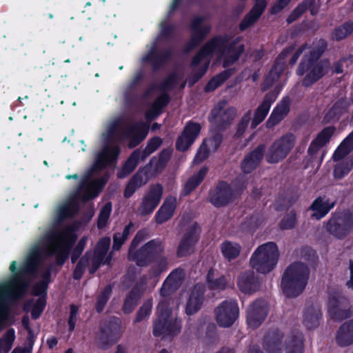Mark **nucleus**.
<instances>
[{"instance_id": "f257e3e1", "label": "nucleus", "mask_w": 353, "mask_h": 353, "mask_svg": "<svg viewBox=\"0 0 353 353\" xmlns=\"http://www.w3.org/2000/svg\"><path fill=\"white\" fill-rule=\"evenodd\" d=\"M47 239L50 244L43 249L32 250L19 268L16 261L11 262L9 270L12 275L0 283V309H12L26 295L32 279L37 274L42 254L48 257L55 256L56 264L63 266L77 236L71 227H66L61 232L48 234Z\"/></svg>"}, {"instance_id": "f03ea898", "label": "nucleus", "mask_w": 353, "mask_h": 353, "mask_svg": "<svg viewBox=\"0 0 353 353\" xmlns=\"http://www.w3.org/2000/svg\"><path fill=\"white\" fill-rule=\"evenodd\" d=\"M327 46L326 41L321 39L316 47L303 56L296 70L299 77H303L301 85L310 88L325 77L328 71L330 63L327 59H321Z\"/></svg>"}, {"instance_id": "7ed1b4c3", "label": "nucleus", "mask_w": 353, "mask_h": 353, "mask_svg": "<svg viewBox=\"0 0 353 353\" xmlns=\"http://www.w3.org/2000/svg\"><path fill=\"white\" fill-rule=\"evenodd\" d=\"M146 237V231L145 230H140L137 232L130 245L128 259L134 261L139 267H148L160 254H163L164 253V243L159 238L148 241L139 249L136 250L139 243L143 241Z\"/></svg>"}, {"instance_id": "20e7f679", "label": "nucleus", "mask_w": 353, "mask_h": 353, "mask_svg": "<svg viewBox=\"0 0 353 353\" xmlns=\"http://www.w3.org/2000/svg\"><path fill=\"white\" fill-rule=\"evenodd\" d=\"M241 37H238L230 42L228 34H218L204 45V48L210 54H219L223 59L222 67L227 68L236 63L245 51L244 44H239Z\"/></svg>"}, {"instance_id": "39448f33", "label": "nucleus", "mask_w": 353, "mask_h": 353, "mask_svg": "<svg viewBox=\"0 0 353 353\" xmlns=\"http://www.w3.org/2000/svg\"><path fill=\"white\" fill-rule=\"evenodd\" d=\"M264 348L268 353H303V336L299 330H292L284 335L279 330L269 331L264 336Z\"/></svg>"}, {"instance_id": "423d86ee", "label": "nucleus", "mask_w": 353, "mask_h": 353, "mask_svg": "<svg viewBox=\"0 0 353 353\" xmlns=\"http://www.w3.org/2000/svg\"><path fill=\"white\" fill-rule=\"evenodd\" d=\"M308 266L301 261L290 264L285 270L281 282L284 295L288 298L299 296L305 289L310 278Z\"/></svg>"}, {"instance_id": "0eeeda50", "label": "nucleus", "mask_w": 353, "mask_h": 353, "mask_svg": "<svg viewBox=\"0 0 353 353\" xmlns=\"http://www.w3.org/2000/svg\"><path fill=\"white\" fill-rule=\"evenodd\" d=\"M279 256V252L276 243L267 242L254 250L250 257V264L257 272L266 274L276 268Z\"/></svg>"}, {"instance_id": "6e6552de", "label": "nucleus", "mask_w": 353, "mask_h": 353, "mask_svg": "<svg viewBox=\"0 0 353 353\" xmlns=\"http://www.w3.org/2000/svg\"><path fill=\"white\" fill-rule=\"evenodd\" d=\"M324 224L330 235L336 239L343 240L353 230V214L348 210H336Z\"/></svg>"}, {"instance_id": "1a4fd4ad", "label": "nucleus", "mask_w": 353, "mask_h": 353, "mask_svg": "<svg viewBox=\"0 0 353 353\" xmlns=\"http://www.w3.org/2000/svg\"><path fill=\"white\" fill-rule=\"evenodd\" d=\"M296 140L295 135L292 132H287L275 140L265 154L266 161L274 164L284 160L294 148Z\"/></svg>"}, {"instance_id": "9d476101", "label": "nucleus", "mask_w": 353, "mask_h": 353, "mask_svg": "<svg viewBox=\"0 0 353 353\" xmlns=\"http://www.w3.org/2000/svg\"><path fill=\"white\" fill-rule=\"evenodd\" d=\"M157 316V319L153 325V334L155 336L164 338L180 332L181 321L172 314V310H158Z\"/></svg>"}, {"instance_id": "9b49d317", "label": "nucleus", "mask_w": 353, "mask_h": 353, "mask_svg": "<svg viewBox=\"0 0 353 353\" xmlns=\"http://www.w3.org/2000/svg\"><path fill=\"white\" fill-rule=\"evenodd\" d=\"M226 101H220L211 110L208 120L216 125L220 131L225 130L232 123L236 114V110L234 107H229L224 110Z\"/></svg>"}, {"instance_id": "f8f14e48", "label": "nucleus", "mask_w": 353, "mask_h": 353, "mask_svg": "<svg viewBox=\"0 0 353 353\" xmlns=\"http://www.w3.org/2000/svg\"><path fill=\"white\" fill-rule=\"evenodd\" d=\"M204 21L203 17L199 16L194 18L190 25L191 36L184 48L183 52L188 54L199 46L207 37L211 31L210 25L203 26Z\"/></svg>"}, {"instance_id": "ddd939ff", "label": "nucleus", "mask_w": 353, "mask_h": 353, "mask_svg": "<svg viewBox=\"0 0 353 353\" xmlns=\"http://www.w3.org/2000/svg\"><path fill=\"white\" fill-rule=\"evenodd\" d=\"M208 199L215 208L225 207L234 200V191L229 183L221 180L210 190Z\"/></svg>"}, {"instance_id": "4468645a", "label": "nucleus", "mask_w": 353, "mask_h": 353, "mask_svg": "<svg viewBox=\"0 0 353 353\" xmlns=\"http://www.w3.org/2000/svg\"><path fill=\"white\" fill-rule=\"evenodd\" d=\"M163 194L161 184L151 185L148 191L143 195L138 207V212L141 216L151 214L160 203Z\"/></svg>"}, {"instance_id": "2eb2a0df", "label": "nucleus", "mask_w": 353, "mask_h": 353, "mask_svg": "<svg viewBox=\"0 0 353 353\" xmlns=\"http://www.w3.org/2000/svg\"><path fill=\"white\" fill-rule=\"evenodd\" d=\"M172 54V49H158L157 44L154 43L148 53L142 57V61L150 64L152 72H157L170 62Z\"/></svg>"}, {"instance_id": "dca6fc26", "label": "nucleus", "mask_w": 353, "mask_h": 353, "mask_svg": "<svg viewBox=\"0 0 353 353\" xmlns=\"http://www.w3.org/2000/svg\"><path fill=\"white\" fill-rule=\"evenodd\" d=\"M200 228L196 222L190 225L179 241L176 256L179 258L190 255L200 238Z\"/></svg>"}, {"instance_id": "f3484780", "label": "nucleus", "mask_w": 353, "mask_h": 353, "mask_svg": "<svg viewBox=\"0 0 353 353\" xmlns=\"http://www.w3.org/2000/svg\"><path fill=\"white\" fill-rule=\"evenodd\" d=\"M291 50V48H285L276 57L273 65L265 77L261 88L262 92L267 91L280 78L285 69L286 58Z\"/></svg>"}, {"instance_id": "a211bd4d", "label": "nucleus", "mask_w": 353, "mask_h": 353, "mask_svg": "<svg viewBox=\"0 0 353 353\" xmlns=\"http://www.w3.org/2000/svg\"><path fill=\"white\" fill-rule=\"evenodd\" d=\"M120 332L121 322L118 318L114 317L104 322L97 339L99 347L102 349L107 348L119 338Z\"/></svg>"}, {"instance_id": "6ab92c4d", "label": "nucleus", "mask_w": 353, "mask_h": 353, "mask_svg": "<svg viewBox=\"0 0 353 353\" xmlns=\"http://www.w3.org/2000/svg\"><path fill=\"white\" fill-rule=\"evenodd\" d=\"M265 150V145L260 143L244 157L240 165L243 173L248 174L257 169L263 159Z\"/></svg>"}, {"instance_id": "aec40b11", "label": "nucleus", "mask_w": 353, "mask_h": 353, "mask_svg": "<svg viewBox=\"0 0 353 353\" xmlns=\"http://www.w3.org/2000/svg\"><path fill=\"white\" fill-rule=\"evenodd\" d=\"M291 99L288 96L283 97L276 104L266 121L265 126L268 129H272L283 121L290 110Z\"/></svg>"}, {"instance_id": "412c9836", "label": "nucleus", "mask_w": 353, "mask_h": 353, "mask_svg": "<svg viewBox=\"0 0 353 353\" xmlns=\"http://www.w3.org/2000/svg\"><path fill=\"white\" fill-rule=\"evenodd\" d=\"M184 280V272L181 268L172 270L164 281L161 289L160 294L163 297H168L175 292L181 286Z\"/></svg>"}, {"instance_id": "4be33fe9", "label": "nucleus", "mask_w": 353, "mask_h": 353, "mask_svg": "<svg viewBox=\"0 0 353 353\" xmlns=\"http://www.w3.org/2000/svg\"><path fill=\"white\" fill-rule=\"evenodd\" d=\"M149 127L143 123L129 125L121 132V139H130V146L134 147L143 141L148 134Z\"/></svg>"}, {"instance_id": "5701e85b", "label": "nucleus", "mask_w": 353, "mask_h": 353, "mask_svg": "<svg viewBox=\"0 0 353 353\" xmlns=\"http://www.w3.org/2000/svg\"><path fill=\"white\" fill-rule=\"evenodd\" d=\"M237 286L241 292L251 294L259 290L260 279L253 271H245L238 276Z\"/></svg>"}, {"instance_id": "b1692460", "label": "nucleus", "mask_w": 353, "mask_h": 353, "mask_svg": "<svg viewBox=\"0 0 353 353\" xmlns=\"http://www.w3.org/2000/svg\"><path fill=\"white\" fill-rule=\"evenodd\" d=\"M267 4L266 0L255 1L253 7L240 22V30L245 31L250 28L263 14L267 7Z\"/></svg>"}, {"instance_id": "393cba45", "label": "nucleus", "mask_w": 353, "mask_h": 353, "mask_svg": "<svg viewBox=\"0 0 353 353\" xmlns=\"http://www.w3.org/2000/svg\"><path fill=\"white\" fill-rule=\"evenodd\" d=\"M177 205L176 198L172 196H167L154 216L155 222L163 224L170 220L174 214Z\"/></svg>"}, {"instance_id": "a878e982", "label": "nucleus", "mask_w": 353, "mask_h": 353, "mask_svg": "<svg viewBox=\"0 0 353 353\" xmlns=\"http://www.w3.org/2000/svg\"><path fill=\"white\" fill-rule=\"evenodd\" d=\"M335 343L340 347L353 345V319L342 323L335 334Z\"/></svg>"}, {"instance_id": "bb28decb", "label": "nucleus", "mask_w": 353, "mask_h": 353, "mask_svg": "<svg viewBox=\"0 0 353 353\" xmlns=\"http://www.w3.org/2000/svg\"><path fill=\"white\" fill-rule=\"evenodd\" d=\"M335 205L334 201L330 202V199L325 201L322 196H318L309 207V210L313 212L311 215L312 218L316 220L324 218L334 208Z\"/></svg>"}, {"instance_id": "cd10ccee", "label": "nucleus", "mask_w": 353, "mask_h": 353, "mask_svg": "<svg viewBox=\"0 0 353 353\" xmlns=\"http://www.w3.org/2000/svg\"><path fill=\"white\" fill-rule=\"evenodd\" d=\"M205 281L209 290L218 292L225 290L228 285V277L223 274H216L213 268L208 271Z\"/></svg>"}, {"instance_id": "c85d7f7f", "label": "nucleus", "mask_w": 353, "mask_h": 353, "mask_svg": "<svg viewBox=\"0 0 353 353\" xmlns=\"http://www.w3.org/2000/svg\"><path fill=\"white\" fill-rule=\"evenodd\" d=\"M144 291V284L137 283L126 294L122 309H134L140 303Z\"/></svg>"}, {"instance_id": "c756f323", "label": "nucleus", "mask_w": 353, "mask_h": 353, "mask_svg": "<svg viewBox=\"0 0 353 353\" xmlns=\"http://www.w3.org/2000/svg\"><path fill=\"white\" fill-rule=\"evenodd\" d=\"M205 288L201 283H196L192 288L185 309H201L205 299Z\"/></svg>"}, {"instance_id": "7c9ffc66", "label": "nucleus", "mask_w": 353, "mask_h": 353, "mask_svg": "<svg viewBox=\"0 0 353 353\" xmlns=\"http://www.w3.org/2000/svg\"><path fill=\"white\" fill-rule=\"evenodd\" d=\"M346 108L345 99L343 98L338 99L325 113L323 121L325 123H328L334 121H338L345 112Z\"/></svg>"}, {"instance_id": "2f4dec72", "label": "nucleus", "mask_w": 353, "mask_h": 353, "mask_svg": "<svg viewBox=\"0 0 353 353\" xmlns=\"http://www.w3.org/2000/svg\"><path fill=\"white\" fill-rule=\"evenodd\" d=\"M208 172V167L203 166L196 173L190 176L183 186V195H189L193 192L202 183Z\"/></svg>"}, {"instance_id": "473e14b6", "label": "nucleus", "mask_w": 353, "mask_h": 353, "mask_svg": "<svg viewBox=\"0 0 353 353\" xmlns=\"http://www.w3.org/2000/svg\"><path fill=\"white\" fill-rule=\"evenodd\" d=\"M353 150V130L342 141L335 150L332 159L334 161L343 159Z\"/></svg>"}, {"instance_id": "72a5a7b5", "label": "nucleus", "mask_w": 353, "mask_h": 353, "mask_svg": "<svg viewBox=\"0 0 353 353\" xmlns=\"http://www.w3.org/2000/svg\"><path fill=\"white\" fill-rule=\"evenodd\" d=\"M220 250L223 258L231 261L239 256L241 246L238 243L226 240L221 244Z\"/></svg>"}, {"instance_id": "f704fd0d", "label": "nucleus", "mask_w": 353, "mask_h": 353, "mask_svg": "<svg viewBox=\"0 0 353 353\" xmlns=\"http://www.w3.org/2000/svg\"><path fill=\"white\" fill-rule=\"evenodd\" d=\"M79 212V205L77 201H70L61 206L58 210V219L59 221H64L68 218H73Z\"/></svg>"}, {"instance_id": "c9c22d12", "label": "nucleus", "mask_w": 353, "mask_h": 353, "mask_svg": "<svg viewBox=\"0 0 353 353\" xmlns=\"http://www.w3.org/2000/svg\"><path fill=\"white\" fill-rule=\"evenodd\" d=\"M353 33V21L348 20L336 27L331 33L333 41H341Z\"/></svg>"}, {"instance_id": "e433bc0d", "label": "nucleus", "mask_w": 353, "mask_h": 353, "mask_svg": "<svg viewBox=\"0 0 353 353\" xmlns=\"http://www.w3.org/2000/svg\"><path fill=\"white\" fill-rule=\"evenodd\" d=\"M145 183V181L143 179L142 173H141L140 171H138L128 182L123 192L124 197L126 199L130 198L137 190Z\"/></svg>"}, {"instance_id": "4c0bfd02", "label": "nucleus", "mask_w": 353, "mask_h": 353, "mask_svg": "<svg viewBox=\"0 0 353 353\" xmlns=\"http://www.w3.org/2000/svg\"><path fill=\"white\" fill-rule=\"evenodd\" d=\"M239 317V310H218L216 314L218 324L223 327L231 326Z\"/></svg>"}, {"instance_id": "58836bf2", "label": "nucleus", "mask_w": 353, "mask_h": 353, "mask_svg": "<svg viewBox=\"0 0 353 353\" xmlns=\"http://www.w3.org/2000/svg\"><path fill=\"white\" fill-rule=\"evenodd\" d=\"M138 150H134L123 164L120 172H118V178L122 179L131 174L137 168L139 161Z\"/></svg>"}, {"instance_id": "ea45409f", "label": "nucleus", "mask_w": 353, "mask_h": 353, "mask_svg": "<svg viewBox=\"0 0 353 353\" xmlns=\"http://www.w3.org/2000/svg\"><path fill=\"white\" fill-rule=\"evenodd\" d=\"M348 306V300L339 292H334L329 295L327 309H350Z\"/></svg>"}, {"instance_id": "a19ab883", "label": "nucleus", "mask_w": 353, "mask_h": 353, "mask_svg": "<svg viewBox=\"0 0 353 353\" xmlns=\"http://www.w3.org/2000/svg\"><path fill=\"white\" fill-rule=\"evenodd\" d=\"M246 316L248 326L256 328L263 322L267 313L265 310H248Z\"/></svg>"}, {"instance_id": "79ce46f5", "label": "nucleus", "mask_w": 353, "mask_h": 353, "mask_svg": "<svg viewBox=\"0 0 353 353\" xmlns=\"http://www.w3.org/2000/svg\"><path fill=\"white\" fill-rule=\"evenodd\" d=\"M201 130V125L200 123L189 121L187 122L182 132L183 133V136H186L187 138L190 139L189 141L191 143L194 142L196 137L200 134Z\"/></svg>"}, {"instance_id": "37998d69", "label": "nucleus", "mask_w": 353, "mask_h": 353, "mask_svg": "<svg viewBox=\"0 0 353 353\" xmlns=\"http://www.w3.org/2000/svg\"><path fill=\"white\" fill-rule=\"evenodd\" d=\"M110 245V238L108 236L102 237L97 242L94 250V256L99 259H104Z\"/></svg>"}, {"instance_id": "c03bdc74", "label": "nucleus", "mask_w": 353, "mask_h": 353, "mask_svg": "<svg viewBox=\"0 0 353 353\" xmlns=\"http://www.w3.org/2000/svg\"><path fill=\"white\" fill-rule=\"evenodd\" d=\"M352 168L353 158L346 159L335 166L334 175L336 178L341 179L347 175Z\"/></svg>"}, {"instance_id": "a18cd8bd", "label": "nucleus", "mask_w": 353, "mask_h": 353, "mask_svg": "<svg viewBox=\"0 0 353 353\" xmlns=\"http://www.w3.org/2000/svg\"><path fill=\"white\" fill-rule=\"evenodd\" d=\"M179 83L178 74L175 72H172L169 74L162 83L157 85V88L161 92L170 91L174 89Z\"/></svg>"}, {"instance_id": "49530a36", "label": "nucleus", "mask_w": 353, "mask_h": 353, "mask_svg": "<svg viewBox=\"0 0 353 353\" xmlns=\"http://www.w3.org/2000/svg\"><path fill=\"white\" fill-rule=\"evenodd\" d=\"M270 110V109L263 105L262 104H259L254 112V117L251 121L252 129L256 128L261 123L264 121Z\"/></svg>"}, {"instance_id": "de8ad7c7", "label": "nucleus", "mask_w": 353, "mask_h": 353, "mask_svg": "<svg viewBox=\"0 0 353 353\" xmlns=\"http://www.w3.org/2000/svg\"><path fill=\"white\" fill-rule=\"evenodd\" d=\"M112 212V203H106L101 209L97 218V228L99 229L104 228L109 220Z\"/></svg>"}, {"instance_id": "09e8293b", "label": "nucleus", "mask_w": 353, "mask_h": 353, "mask_svg": "<svg viewBox=\"0 0 353 353\" xmlns=\"http://www.w3.org/2000/svg\"><path fill=\"white\" fill-rule=\"evenodd\" d=\"M297 223L296 214L291 210L285 214L279 223V228L282 230L293 229Z\"/></svg>"}, {"instance_id": "8fccbe9b", "label": "nucleus", "mask_w": 353, "mask_h": 353, "mask_svg": "<svg viewBox=\"0 0 353 353\" xmlns=\"http://www.w3.org/2000/svg\"><path fill=\"white\" fill-rule=\"evenodd\" d=\"M121 149L119 145L106 146L101 154L105 158V159L112 164L116 162L120 154Z\"/></svg>"}, {"instance_id": "3c124183", "label": "nucleus", "mask_w": 353, "mask_h": 353, "mask_svg": "<svg viewBox=\"0 0 353 353\" xmlns=\"http://www.w3.org/2000/svg\"><path fill=\"white\" fill-rule=\"evenodd\" d=\"M335 130L336 128L333 125L325 127L317 134L314 139L320 143V145L324 146L330 141Z\"/></svg>"}, {"instance_id": "603ef678", "label": "nucleus", "mask_w": 353, "mask_h": 353, "mask_svg": "<svg viewBox=\"0 0 353 353\" xmlns=\"http://www.w3.org/2000/svg\"><path fill=\"white\" fill-rule=\"evenodd\" d=\"M307 43L302 44L296 50H295L294 45H291V46H289L287 47V48H292L290 53H289V54H288V57L286 58V59H287L288 57H290L289 61H288V64L291 67L294 66L296 63L298 59H299L301 55L303 54V51L307 48Z\"/></svg>"}, {"instance_id": "864d4df0", "label": "nucleus", "mask_w": 353, "mask_h": 353, "mask_svg": "<svg viewBox=\"0 0 353 353\" xmlns=\"http://www.w3.org/2000/svg\"><path fill=\"white\" fill-rule=\"evenodd\" d=\"M100 192V189L97 187L95 182L89 183L85 188L83 192L81 195V199L83 201H88L97 197Z\"/></svg>"}, {"instance_id": "5fc2aeb1", "label": "nucleus", "mask_w": 353, "mask_h": 353, "mask_svg": "<svg viewBox=\"0 0 353 353\" xmlns=\"http://www.w3.org/2000/svg\"><path fill=\"white\" fill-rule=\"evenodd\" d=\"M122 127V120L121 119H117L116 120L112 121L107 128V136L109 140H114L116 138L119 137L122 139L120 136L121 134H119L118 136V132L121 129Z\"/></svg>"}, {"instance_id": "6e6d98bb", "label": "nucleus", "mask_w": 353, "mask_h": 353, "mask_svg": "<svg viewBox=\"0 0 353 353\" xmlns=\"http://www.w3.org/2000/svg\"><path fill=\"white\" fill-rule=\"evenodd\" d=\"M210 153V150L206 143V140H203L194 156L193 163L194 164H199L202 163L209 157Z\"/></svg>"}, {"instance_id": "4d7b16f0", "label": "nucleus", "mask_w": 353, "mask_h": 353, "mask_svg": "<svg viewBox=\"0 0 353 353\" xmlns=\"http://www.w3.org/2000/svg\"><path fill=\"white\" fill-rule=\"evenodd\" d=\"M112 292V287L111 285H108L103 289L97 297L95 309H103L110 297Z\"/></svg>"}, {"instance_id": "13d9d810", "label": "nucleus", "mask_w": 353, "mask_h": 353, "mask_svg": "<svg viewBox=\"0 0 353 353\" xmlns=\"http://www.w3.org/2000/svg\"><path fill=\"white\" fill-rule=\"evenodd\" d=\"M299 254L301 258L307 262L315 263L319 259L316 250L307 245L301 247Z\"/></svg>"}, {"instance_id": "bf43d9fd", "label": "nucleus", "mask_w": 353, "mask_h": 353, "mask_svg": "<svg viewBox=\"0 0 353 353\" xmlns=\"http://www.w3.org/2000/svg\"><path fill=\"white\" fill-rule=\"evenodd\" d=\"M171 101L170 96L167 92H161V93L157 97L153 103L154 109L162 111Z\"/></svg>"}, {"instance_id": "052dcab7", "label": "nucleus", "mask_w": 353, "mask_h": 353, "mask_svg": "<svg viewBox=\"0 0 353 353\" xmlns=\"http://www.w3.org/2000/svg\"><path fill=\"white\" fill-rule=\"evenodd\" d=\"M261 223V220L256 215L247 216L242 225L243 228L248 231L254 232Z\"/></svg>"}, {"instance_id": "680f3d73", "label": "nucleus", "mask_w": 353, "mask_h": 353, "mask_svg": "<svg viewBox=\"0 0 353 353\" xmlns=\"http://www.w3.org/2000/svg\"><path fill=\"white\" fill-rule=\"evenodd\" d=\"M320 314L319 312H313V310H307L305 314L304 323L309 329H312L319 325Z\"/></svg>"}, {"instance_id": "e2e57ef3", "label": "nucleus", "mask_w": 353, "mask_h": 353, "mask_svg": "<svg viewBox=\"0 0 353 353\" xmlns=\"http://www.w3.org/2000/svg\"><path fill=\"white\" fill-rule=\"evenodd\" d=\"M281 90L276 87L274 90L266 93L261 104L270 109L272 104L276 100Z\"/></svg>"}, {"instance_id": "0e129e2a", "label": "nucleus", "mask_w": 353, "mask_h": 353, "mask_svg": "<svg viewBox=\"0 0 353 353\" xmlns=\"http://www.w3.org/2000/svg\"><path fill=\"white\" fill-rule=\"evenodd\" d=\"M315 0H303L292 10L298 17H301L307 10L314 6Z\"/></svg>"}, {"instance_id": "69168bd1", "label": "nucleus", "mask_w": 353, "mask_h": 353, "mask_svg": "<svg viewBox=\"0 0 353 353\" xmlns=\"http://www.w3.org/2000/svg\"><path fill=\"white\" fill-rule=\"evenodd\" d=\"M315 0H303L292 10L298 17H301L307 10L314 6Z\"/></svg>"}, {"instance_id": "338daca9", "label": "nucleus", "mask_w": 353, "mask_h": 353, "mask_svg": "<svg viewBox=\"0 0 353 353\" xmlns=\"http://www.w3.org/2000/svg\"><path fill=\"white\" fill-rule=\"evenodd\" d=\"M234 191V199L237 195H241L247 188V181L243 177H236L232 183Z\"/></svg>"}, {"instance_id": "774afa93", "label": "nucleus", "mask_w": 353, "mask_h": 353, "mask_svg": "<svg viewBox=\"0 0 353 353\" xmlns=\"http://www.w3.org/2000/svg\"><path fill=\"white\" fill-rule=\"evenodd\" d=\"M236 72L235 68H227L223 71L219 72L216 74L213 77L217 82L221 85L224 82H225L228 79H230Z\"/></svg>"}]
</instances>
